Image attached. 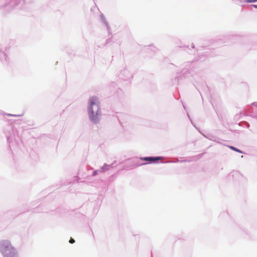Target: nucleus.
<instances>
[{"instance_id":"6","label":"nucleus","mask_w":257,"mask_h":257,"mask_svg":"<svg viewBox=\"0 0 257 257\" xmlns=\"http://www.w3.org/2000/svg\"><path fill=\"white\" fill-rule=\"evenodd\" d=\"M69 242L70 243H73L75 242V240L72 238H70V239L69 240Z\"/></svg>"},{"instance_id":"1","label":"nucleus","mask_w":257,"mask_h":257,"mask_svg":"<svg viewBox=\"0 0 257 257\" xmlns=\"http://www.w3.org/2000/svg\"><path fill=\"white\" fill-rule=\"evenodd\" d=\"M88 112L89 118L94 122H97L100 116L99 102L98 99L95 96L90 98L89 100Z\"/></svg>"},{"instance_id":"5","label":"nucleus","mask_w":257,"mask_h":257,"mask_svg":"<svg viewBox=\"0 0 257 257\" xmlns=\"http://www.w3.org/2000/svg\"><path fill=\"white\" fill-rule=\"evenodd\" d=\"M246 3H253L257 2V0H244Z\"/></svg>"},{"instance_id":"3","label":"nucleus","mask_w":257,"mask_h":257,"mask_svg":"<svg viewBox=\"0 0 257 257\" xmlns=\"http://www.w3.org/2000/svg\"><path fill=\"white\" fill-rule=\"evenodd\" d=\"M162 158L161 157H146L143 159V160L145 161H149L151 162H155L157 161H159L161 160Z\"/></svg>"},{"instance_id":"4","label":"nucleus","mask_w":257,"mask_h":257,"mask_svg":"<svg viewBox=\"0 0 257 257\" xmlns=\"http://www.w3.org/2000/svg\"><path fill=\"white\" fill-rule=\"evenodd\" d=\"M230 148L236 152H239V153H241V152L240 151H239V150L237 149L236 148H234V147H230Z\"/></svg>"},{"instance_id":"8","label":"nucleus","mask_w":257,"mask_h":257,"mask_svg":"<svg viewBox=\"0 0 257 257\" xmlns=\"http://www.w3.org/2000/svg\"><path fill=\"white\" fill-rule=\"evenodd\" d=\"M96 174H97V172H96V171H94V172H93V173H92L93 176H95V175H96Z\"/></svg>"},{"instance_id":"9","label":"nucleus","mask_w":257,"mask_h":257,"mask_svg":"<svg viewBox=\"0 0 257 257\" xmlns=\"http://www.w3.org/2000/svg\"><path fill=\"white\" fill-rule=\"evenodd\" d=\"M254 7H255V8H257V5H254Z\"/></svg>"},{"instance_id":"7","label":"nucleus","mask_w":257,"mask_h":257,"mask_svg":"<svg viewBox=\"0 0 257 257\" xmlns=\"http://www.w3.org/2000/svg\"><path fill=\"white\" fill-rule=\"evenodd\" d=\"M0 54H2L4 56L5 58V59L6 58V56L5 53L4 52H0Z\"/></svg>"},{"instance_id":"2","label":"nucleus","mask_w":257,"mask_h":257,"mask_svg":"<svg viewBox=\"0 0 257 257\" xmlns=\"http://www.w3.org/2000/svg\"><path fill=\"white\" fill-rule=\"evenodd\" d=\"M0 251L5 257H17L16 249L9 241L4 240L0 243Z\"/></svg>"}]
</instances>
